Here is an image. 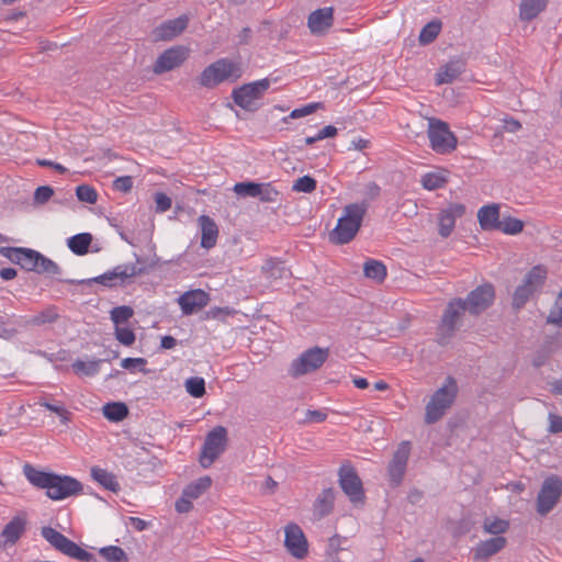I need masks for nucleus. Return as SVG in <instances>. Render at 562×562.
Wrapping results in <instances>:
<instances>
[{"mask_svg": "<svg viewBox=\"0 0 562 562\" xmlns=\"http://www.w3.org/2000/svg\"><path fill=\"white\" fill-rule=\"evenodd\" d=\"M23 473L32 485L38 488H45L47 497L54 501H60L77 495L81 493L83 488L81 482L72 476L44 472L29 463L24 464Z\"/></svg>", "mask_w": 562, "mask_h": 562, "instance_id": "f257e3e1", "label": "nucleus"}, {"mask_svg": "<svg viewBox=\"0 0 562 562\" xmlns=\"http://www.w3.org/2000/svg\"><path fill=\"white\" fill-rule=\"evenodd\" d=\"M369 209V202L363 200L359 203L347 204L344 214L338 220L334 231L329 234V240L336 245H344L351 241L359 232L362 221Z\"/></svg>", "mask_w": 562, "mask_h": 562, "instance_id": "f03ea898", "label": "nucleus"}, {"mask_svg": "<svg viewBox=\"0 0 562 562\" xmlns=\"http://www.w3.org/2000/svg\"><path fill=\"white\" fill-rule=\"evenodd\" d=\"M459 387L453 376H447L443 384L435 391L425 407V423L432 425L440 420L453 405Z\"/></svg>", "mask_w": 562, "mask_h": 562, "instance_id": "7ed1b4c3", "label": "nucleus"}, {"mask_svg": "<svg viewBox=\"0 0 562 562\" xmlns=\"http://www.w3.org/2000/svg\"><path fill=\"white\" fill-rule=\"evenodd\" d=\"M467 311V302L461 297L452 299L446 306L437 327V342L440 346L449 344L461 326L462 316Z\"/></svg>", "mask_w": 562, "mask_h": 562, "instance_id": "20e7f679", "label": "nucleus"}, {"mask_svg": "<svg viewBox=\"0 0 562 562\" xmlns=\"http://www.w3.org/2000/svg\"><path fill=\"white\" fill-rule=\"evenodd\" d=\"M547 274V268L542 265H537L527 272L521 284L515 289L513 294L512 304L515 310L522 308L529 299L543 286Z\"/></svg>", "mask_w": 562, "mask_h": 562, "instance_id": "39448f33", "label": "nucleus"}, {"mask_svg": "<svg viewBox=\"0 0 562 562\" xmlns=\"http://www.w3.org/2000/svg\"><path fill=\"white\" fill-rule=\"evenodd\" d=\"M41 535L54 549L69 558L80 562L97 561L92 553L82 549L76 542L52 527H43Z\"/></svg>", "mask_w": 562, "mask_h": 562, "instance_id": "423d86ee", "label": "nucleus"}, {"mask_svg": "<svg viewBox=\"0 0 562 562\" xmlns=\"http://www.w3.org/2000/svg\"><path fill=\"white\" fill-rule=\"evenodd\" d=\"M237 64L222 58L209 65L200 75L199 82L202 87L214 88L225 80L235 81L240 77Z\"/></svg>", "mask_w": 562, "mask_h": 562, "instance_id": "0eeeda50", "label": "nucleus"}, {"mask_svg": "<svg viewBox=\"0 0 562 562\" xmlns=\"http://www.w3.org/2000/svg\"><path fill=\"white\" fill-rule=\"evenodd\" d=\"M269 87L270 81L267 78L245 83L233 90L232 98L241 109L248 112H256L261 106L260 101Z\"/></svg>", "mask_w": 562, "mask_h": 562, "instance_id": "6e6552de", "label": "nucleus"}, {"mask_svg": "<svg viewBox=\"0 0 562 562\" xmlns=\"http://www.w3.org/2000/svg\"><path fill=\"white\" fill-rule=\"evenodd\" d=\"M144 271L143 268L138 267L136 263H123L114 267L112 270L104 272L101 276L81 280L78 283H99L106 288H116L124 286L130 283L133 278L142 274Z\"/></svg>", "mask_w": 562, "mask_h": 562, "instance_id": "1a4fd4ad", "label": "nucleus"}, {"mask_svg": "<svg viewBox=\"0 0 562 562\" xmlns=\"http://www.w3.org/2000/svg\"><path fill=\"white\" fill-rule=\"evenodd\" d=\"M228 442L227 429L223 426L214 427L205 437L200 453V464L202 468H210L214 461L226 450Z\"/></svg>", "mask_w": 562, "mask_h": 562, "instance_id": "9d476101", "label": "nucleus"}, {"mask_svg": "<svg viewBox=\"0 0 562 562\" xmlns=\"http://www.w3.org/2000/svg\"><path fill=\"white\" fill-rule=\"evenodd\" d=\"M428 138L431 148L438 154H448L456 149L458 140L448 123L439 119H429Z\"/></svg>", "mask_w": 562, "mask_h": 562, "instance_id": "9b49d317", "label": "nucleus"}, {"mask_svg": "<svg viewBox=\"0 0 562 562\" xmlns=\"http://www.w3.org/2000/svg\"><path fill=\"white\" fill-rule=\"evenodd\" d=\"M329 356L328 348L313 347L305 350L292 361L289 373L293 378L311 373L319 369Z\"/></svg>", "mask_w": 562, "mask_h": 562, "instance_id": "f8f14e48", "label": "nucleus"}, {"mask_svg": "<svg viewBox=\"0 0 562 562\" xmlns=\"http://www.w3.org/2000/svg\"><path fill=\"white\" fill-rule=\"evenodd\" d=\"M562 494V480L558 475L548 476L538 493L537 497V512L541 516L550 513Z\"/></svg>", "mask_w": 562, "mask_h": 562, "instance_id": "ddd939ff", "label": "nucleus"}, {"mask_svg": "<svg viewBox=\"0 0 562 562\" xmlns=\"http://www.w3.org/2000/svg\"><path fill=\"white\" fill-rule=\"evenodd\" d=\"M339 485L349 501L357 505L364 502V490L356 470L349 464H342L338 471Z\"/></svg>", "mask_w": 562, "mask_h": 562, "instance_id": "4468645a", "label": "nucleus"}, {"mask_svg": "<svg viewBox=\"0 0 562 562\" xmlns=\"http://www.w3.org/2000/svg\"><path fill=\"white\" fill-rule=\"evenodd\" d=\"M495 299V291L492 284L486 283L472 290L467 299V311L472 315H479L488 308Z\"/></svg>", "mask_w": 562, "mask_h": 562, "instance_id": "2eb2a0df", "label": "nucleus"}, {"mask_svg": "<svg viewBox=\"0 0 562 562\" xmlns=\"http://www.w3.org/2000/svg\"><path fill=\"white\" fill-rule=\"evenodd\" d=\"M411 453L409 441H403L395 450L392 460L389 463L387 472L392 485L398 486L406 472L407 462Z\"/></svg>", "mask_w": 562, "mask_h": 562, "instance_id": "dca6fc26", "label": "nucleus"}, {"mask_svg": "<svg viewBox=\"0 0 562 562\" xmlns=\"http://www.w3.org/2000/svg\"><path fill=\"white\" fill-rule=\"evenodd\" d=\"M0 254L26 271H36L38 251L22 247H2Z\"/></svg>", "mask_w": 562, "mask_h": 562, "instance_id": "f3484780", "label": "nucleus"}, {"mask_svg": "<svg viewBox=\"0 0 562 562\" xmlns=\"http://www.w3.org/2000/svg\"><path fill=\"white\" fill-rule=\"evenodd\" d=\"M188 58V50L182 46L171 47L160 54L154 64L155 74H164L180 67Z\"/></svg>", "mask_w": 562, "mask_h": 562, "instance_id": "a211bd4d", "label": "nucleus"}, {"mask_svg": "<svg viewBox=\"0 0 562 562\" xmlns=\"http://www.w3.org/2000/svg\"><path fill=\"white\" fill-rule=\"evenodd\" d=\"M465 213V206L461 203H451L441 210L438 215V233L441 237L447 238L454 229L457 218Z\"/></svg>", "mask_w": 562, "mask_h": 562, "instance_id": "6ab92c4d", "label": "nucleus"}, {"mask_svg": "<svg viewBox=\"0 0 562 562\" xmlns=\"http://www.w3.org/2000/svg\"><path fill=\"white\" fill-rule=\"evenodd\" d=\"M284 544L288 551L295 558L302 559L307 554V541L302 529L290 524L285 527Z\"/></svg>", "mask_w": 562, "mask_h": 562, "instance_id": "aec40b11", "label": "nucleus"}, {"mask_svg": "<svg viewBox=\"0 0 562 562\" xmlns=\"http://www.w3.org/2000/svg\"><path fill=\"white\" fill-rule=\"evenodd\" d=\"M210 301V294L201 289L184 292L178 299V304L184 315H191L196 310L203 308Z\"/></svg>", "mask_w": 562, "mask_h": 562, "instance_id": "412c9836", "label": "nucleus"}, {"mask_svg": "<svg viewBox=\"0 0 562 562\" xmlns=\"http://www.w3.org/2000/svg\"><path fill=\"white\" fill-rule=\"evenodd\" d=\"M334 23V9L330 7L317 9L310 13L307 26L314 35L324 34Z\"/></svg>", "mask_w": 562, "mask_h": 562, "instance_id": "4be33fe9", "label": "nucleus"}, {"mask_svg": "<svg viewBox=\"0 0 562 562\" xmlns=\"http://www.w3.org/2000/svg\"><path fill=\"white\" fill-rule=\"evenodd\" d=\"M465 70V61L462 58L452 59L439 69L436 75V83L445 85L453 82Z\"/></svg>", "mask_w": 562, "mask_h": 562, "instance_id": "5701e85b", "label": "nucleus"}, {"mask_svg": "<svg viewBox=\"0 0 562 562\" xmlns=\"http://www.w3.org/2000/svg\"><path fill=\"white\" fill-rule=\"evenodd\" d=\"M506 543V538L502 536L481 541L473 550L474 558L476 560L488 559L504 549Z\"/></svg>", "mask_w": 562, "mask_h": 562, "instance_id": "b1692460", "label": "nucleus"}, {"mask_svg": "<svg viewBox=\"0 0 562 562\" xmlns=\"http://www.w3.org/2000/svg\"><path fill=\"white\" fill-rule=\"evenodd\" d=\"M199 224L201 228V246L210 249L216 245L218 236V227L216 223L207 215H201L199 217Z\"/></svg>", "mask_w": 562, "mask_h": 562, "instance_id": "393cba45", "label": "nucleus"}, {"mask_svg": "<svg viewBox=\"0 0 562 562\" xmlns=\"http://www.w3.org/2000/svg\"><path fill=\"white\" fill-rule=\"evenodd\" d=\"M479 223L484 231H497L499 225V206L497 204L484 205L477 212Z\"/></svg>", "mask_w": 562, "mask_h": 562, "instance_id": "a878e982", "label": "nucleus"}, {"mask_svg": "<svg viewBox=\"0 0 562 562\" xmlns=\"http://www.w3.org/2000/svg\"><path fill=\"white\" fill-rule=\"evenodd\" d=\"M26 519L21 516L13 517L3 528L1 537L4 538V544H14L25 532Z\"/></svg>", "mask_w": 562, "mask_h": 562, "instance_id": "bb28decb", "label": "nucleus"}, {"mask_svg": "<svg viewBox=\"0 0 562 562\" xmlns=\"http://www.w3.org/2000/svg\"><path fill=\"white\" fill-rule=\"evenodd\" d=\"M549 0H521L519 19L525 22L535 20L548 5Z\"/></svg>", "mask_w": 562, "mask_h": 562, "instance_id": "cd10ccee", "label": "nucleus"}, {"mask_svg": "<svg viewBox=\"0 0 562 562\" xmlns=\"http://www.w3.org/2000/svg\"><path fill=\"white\" fill-rule=\"evenodd\" d=\"M91 477L102 487L113 493L121 490L116 475L100 467H92L90 470Z\"/></svg>", "mask_w": 562, "mask_h": 562, "instance_id": "c85d7f7f", "label": "nucleus"}, {"mask_svg": "<svg viewBox=\"0 0 562 562\" xmlns=\"http://www.w3.org/2000/svg\"><path fill=\"white\" fill-rule=\"evenodd\" d=\"M335 491L331 487L323 490L314 504V515L323 518L329 515L334 508Z\"/></svg>", "mask_w": 562, "mask_h": 562, "instance_id": "c756f323", "label": "nucleus"}, {"mask_svg": "<svg viewBox=\"0 0 562 562\" xmlns=\"http://www.w3.org/2000/svg\"><path fill=\"white\" fill-rule=\"evenodd\" d=\"M261 269L269 280L285 279L291 276L290 269L285 267L283 261L278 259H268Z\"/></svg>", "mask_w": 562, "mask_h": 562, "instance_id": "7c9ffc66", "label": "nucleus"}, {"mask_svg": "<svg viewBox=\"0 0 562 562\" xmlns=\"http://www.w3.org/2000/svg\"><path fill=\"white\" fill-rule=\"evenodd\" d=\"M188 22L189 19L186 15L169 20L159 27V36L161 38H173L187 29Z\"/></svg>", "mask_w": 562, "mask_h": 562, "instance_id": "2f4dec72", "label": "nucleus"}, {"mask_svg": "<svg viewBox=\"0 0 562 562\" xmlns=\"http://www.w3.org/2000/svg\"><path fill=\"white\" fill-rule=\"evenodd\" d=\"M91 243L92 235L90 233H80L67 240L69 249L77 256L86 255L89 251Z\"/></svg>", "mask_w": 562, "mask_h": 562, "instance_id": "473e14b6", "label": "nucleus"}, {"mask_svg": "<svg viewBox=\"0 0 562 562\" xmlns=\"http://www.w3.org/2000/svg\"><path fill=\"white\" fill-rule=\"evenodd\" d=\"M364 276L381 283L386 278V267L382 261L369 259L363 265Z\"/></svg>", "mask_w": 562, "mask_h": 562, "instance_id": "72a5a7b5", "label": "nucleus"}, {"mask_svg": "<svg viewBox=\"0 0 562 562\" xmlns=\"http://www.w3.org/2000/svg\"><path fill=\"white\" fill-rule=\"evenodd\" d=\"M103 415L111 422H121L128 415L127 406L122 402L108 403L102 407Z\"/></svg>", "mask_w": 562, "mask_h": 562, "instance_id": "f704fd0d", "label": "nucleus"}, {"mask_svg": "<svg viewBox=\"0 0 562 562\" xmlns=\"http://www.w3.org/2000/svg\"><path fill=\"white\" fill-rule=\"evenodd\" d=\"M212 485V480L210 476L205 475L196 481L187 485L183 490V495L188 496L191 499L199 498L205 491H207Z\"/></svg>", "mask_w": 562, "mask_h": 562, "instance_id": "c9c22d12", "label": "nucleus"}, {"mask_svg": "<svg viewBox=\"0 0 562 562\" xmlns=\"http://www.w3.org/2000/svg\"><path fill=\"white\" fill-rule=\"evenodd\" d=\"M103 362L102 359L83 361L77 359L72 363V369L76 374L86 375V376H94L100 371V364Z\"/></svg>", "mask_w": 562, "mask_h": 562, "instance_id": "e433bc0d", "label": "nucleus"}, {"mask_svg": "<svg viewBox=\"0 0 562 562\" xmlns=\"http://www.w3.org/2000/svg\"><path fill=\"white\" fill-rule=\"evenodd\" d=\"M447 182L448 178L443 172H427L420 179L423 188L428 191L441 189Z\"/></svg>", "mask_w": 562, "mask_h": 562, "instance_id": "4c0bfd02", "label": "nucleus"}, {"mask_svg": "<svg viewBox=\"0 0 562 562\" xmlns=\"http://www.w3.org/2000/svg\"><path fill=\"white\" fill-rule=\"evenodd\" d=\"M524 229V222L512 216H505L501 218L497 231L507 234L516 235Z\"/></svg>", "mask_w": 562, "mask_h": 562, "instance_id": "58836bf2", "label": "nucleus"}, {"mask_svg": "<svg viewBox=\"0 0 562 562\" xmlns=\"http://www.w3.org/2000/svg\"><path fill=\"white\" fill-rule=\"evenodd\" d=\"M61 271L60 267L53 261L52 259L45 257L41 252H38V258L36 262V273L43 274H49V276H56L59 274Z\"/></svg>", "mask_w": 562, "mask_h": 562, "instance_id": "ea45409f", "label": "nucleus"}, {"mask_svg": "<svg viewBox=\"0 0 562 562\" xmlns=\"http://www.w3.org/2000/svg\"><path fill=\"white\" fill-rule=\"evenodd\" d=\"M441 30V22L434 20L427 23L419 33V42L422 44H429L439 35Z\"/></svg>", "mask_w": 562, "mask_h": 562, "instance_id": "a19ab883", "label": "nucleus"}, {"mask_svg": "<svg viewBox=\"0 0 562 562\" xmlns=\"http://www.w3.org/2000/svg\"><path fill=\"white\" fill-rule=\"evenodd\" d=\"M234 192L243 198H258L260 193V183L252 181L238 182L234 186Z\"/></svg>", "mask_w": 562, "mask_h": 562, "instance_id": "79ce46f5", "label": "nucleus"}, {"mask_svg": "<svg viewBox=\"0 0 562 562\" xmlns=\"http://www.w3.org/2000/svg\"><path fill=\"white\" fill-rule=\"evenodd\" d=\"M99 553L102 558H104L108 562H122L127 561V555L125 551L117 546H109L101 548Z\"/></svg>", "mask_w": 562, "mask_h": 562, "instance_id": "37998d69", "label": "nucleus"}, {"mask_svg": "<svg viewBox=\"0 0 562 562\" xmlns=\"http://www.w3.org/2000/svg\"><path fill=\"white\" fill-rule=\"evenodd\" d=\"M38 404L52 413L57 414L60 417L63 424H68L70 420L71 413L65 408L63 404L52 403L45 398H41Z\"/></svg>", "mask_w": 562, "mask_h": 562, "instance_id": "c03bdc74", "label": "nucleus"}, {"mask_svg": "<svg viewBox=\"0 0 562 562\" xmlns=\"http://www.w3.org/2000/svg\"><path fill=\"white\" fill-rule=\"evenodd\" d=\"M186 390L193 397H201L205 394V381L203 378L192 376L186 381Z\"/></svg>", "mask_w": 562, "mask_h": 562, "instance_id": "a18cd8bd", "label": "nucleus"}, {"mask_svg": "<svg viewBox=\"0 0 562 562\" xmlns=\"http://www.w3.org/2000/svg\"><path fill=\"white\" fill-rule=\"evenodd\" d=\"M317 182L311 176H303L296 179L292 186V191L312 193L316 190Z\"/></svg>", "mask_w": 562, "mask_h": 562, "instance_id": "49530a36", "label": "nucleus"}, {"mask_svg": "<svg viewBox=\"0 0 562 562\" xmlns=\"http://www.w3.org/2000/svg\"><path fill=\"white\" fill-rule=\"evenodd\" d=\"M133 315V308L126 305L114 307L111 311V319L116 326L126 323Z\"/></svg>", "mask_w": 562, "mask_h": 562, "instance_id": "de8ad7c7", "label": "nucleus"}, {"mask_svg": "<svg viewBox=\"0 0 562 562\" xmlns=\"http://www.w3.org/2000/svg\"><path fill=\"white\" fill-rule=\"evenodd\" d=\"M483 528L485 532L496 535L498 537V535H502L508 530L509 522L498 518L494 520L485 519Z\"/></svg>", "mask_w": 562, "mask_h": 562, "instance_id": "09e8293b", "label": "nucleus"}, {"mask_svg": "<svg viewBox=\"0 0 562 562\" xmlns=\"http://www.w3.org/2000/svg\"><path fill=\"white\" fill-rule=\"evenodd\" d=\"M76 195L79 201L94 204L98 200L97 191L88 184H80L76 188Z\"/></svg>", "mask_w": 562, "mask_h": 562, "instance_id": "8fccbe9b", "label": "nucleus"}, {"mask_svg": "<svg viewBox=\"0 0 562 562\" xmlns=\"http://www.w3.org/2000/svg\"><path fill=\"white\" fill-rule=\"evenodd\" d=\"M280 192L270 183H260V193L258 198L261 202L273 203L279 200Z\"/></svg>", "mask_w": 562, "mask_h": 562, "instance_id": "3c124183", "label": "nucleus"}, {"mask_svg": "<svg viewBox=\"0 0 562 562\" xmlns=\"http://www.w3.org/2000/svg\"><path fill=\"white\" fill-rule=\"evenodd\" d=\"M115 338L124 346H132L135 342V333L128 327L115 326Z\"/></svg>", "mask_w": 562, "mask_h": 562, "instance_id": "603ef678", "label": "nucleus"}, {"mask_svg": "<svg viewBox=\"0 0 562 562\" xmlns=\"http://www.w3.org/2000/svg\"><path fill=\"white\" fill-rule=\"evenodd\" d=\"M236 313L235 310L231 307H212L205 312L206 319H221L224 321L226 317L232 316Z\"/></svg>", "mask_w": 562, "mask_h": 562, "instance_id": "864d4df0", "label": "nucleus"}, {"mask_svg": "<svg viewBox=\"0 0 562 562\" xmlns=\"http://www.w3.org/2000/svg\"><path fill=\"white\" fill-rule=\"evenodd\" d=\"M547 322L549 324L562 326V291L559 294L555 306L550 311Z\"/></svg>", "mask_w": 562, "mask_h": 562, "instance_id": "5fc2aeb1", "label": "nucleus"}, {"mask_svg": "<svg viewBox=\"0 0 562 562\" xmlns=\"http://www.w3.org/2000/svg\"><path fill=\"white\" fill-rule=\"evenodd\" d=\"M59 318L55 306H49L42 311L35 318L37 324L55 323Z\"/></svg>", "mask_w": 562, "mask_h": 562, "instance_id": "6e6d98bb", "label": "nucleus"}, {"mask_svg": "<svg viewBox=\"0 0 562 562\" xmlns=\"http://www.w3.org/2000/svg\"><path fill=\"white\" fill-rule=\"evenodd\" d=\"M321 108H323V104L321 102L310 103L302 108L294 109L291 112L290 117L291 119L303 117V116L314 113L317 109H321Z\"/></svg>", "mask_w": 562, "mask_h": 562, "instance_id": "4d7b16f0", "label": "nucleus"}, {"mask_svg": "<svg viewBox=\"0 0 562 562\" xmlns=\"http://www.w3.org/2000/svg\"><path fill=\"white\" fill-rule=\"evenodd\" d=\"M54 194V190L49 186H41L34 192V201L38 204L46 203Z\"/></svg>", "mask_w": 562, "mask_h": 562, "instance_id": "13d9d810", "label": "nucleus"}, {"mask_svg": "<svg viewBox=\"0 0 562 562\" xmlns=\"http://www.w3.org/2000/svg\"><path fill=\"white\" fill-rule=\"evenodd\" d=\"M147 363L145 358H125L121 361V367L126 370H132L134 368H139V370L146 373V369L144 368Z\"/></svg>", "mask_w": 562, "mask_h": 562, "instance_id": "bf43d9fd", "label": "nucleus"}, {"mask_svg": "<svg viewBox=\"0 0 562 562\" xmlns=\"http://www.w3.org/2000/svg\"><path fill=\"white\" fill-rule=\"evenodd\" d=\"M113 188L120 192H130L133 188V178L131 176L119 177L113 181Z\"/></svg>", "mask_w": 562, "mask_h": 562, "instance_id": "052dcab7", "label": "nucleus"}, {"mask_svg": "<svg viewBox=\"0 0 562 562\" xmlns=\"http://www.w3.org/2000/svg\"><path fill=\"white\" fill-rule=\"evenodd\" d=\"M156 212L164 213L171 207V199L162 193L158 192L155 194Z\"/></svg>", "mask_w": 562, "mask_h": 562, "instance_id": "680f3d73", "label": "nucleus"}, {"mask_svg": "<svg viewBox=\"0 0 562 562\" xmlns=\"http://www.w3.org/2000/svg\"><path fill=\"white\" fill-rule=\"evenodd\" d=\"M192 507V499L189 498L188 496H184L183 494L179 499H177L175 504L176 510L180 514L190 512Z\"/></svg>", "mask_w": 562, "mask_h": 562, "instance_id": "e2e57ef3", "label": "nucleus"}, {"mask_svg": "<svg viewBox=\"0 0 562 562\" xmlns=\"http://www.w3.org/2000/svg\"><path fill=\"white\" fill-rule=\"evenodd\" d=\"M549 431L551 434H558L562 431V417L555 414H549Z\"/></svg>", "mask_w": 562, "mask_h": 562, "instance_id": "0e129e2a", "label": "nucleus"}, {"mask_svg": "<svg viewBox=\"0 0 562 562\" xmlns=\"http://www.w3.org/2000/svg\"><path fill=\"white\" fill-rule=\"evenodd\" d=\"M380 193H381V188L375 182H369L366 186V195L370 200H375L380 195Z\"/></svg>", "mask_w": 562, "mask_h": 562, "instance_id": "69168bd1", "label": "nucleus"}, {"mask_svg": "<svg viewBox=\"0 0 562 562\" xmlns=\"http://www.w3.org/2000/svg\"><path fill=\"white\" fill-rule=\"evenodd\" d=\"M15 334L16 329L9 327L4 322L0 321V338L10 339Z\"/></svg>", "mask_w": 562, "mask_h": 562, "instance_id": "338daca9", "label": "nucleus"}, {"mask_svg": "<svg viewBox=\"0 0 562 562\" xmlns=\"http://www.w3.org/2000/svg\"><path fill=\"white\" fill-rule=\"evenodd\" d=\"M277 486L278 483L271 476H267L265 482L262 483V491L266 494H273Z\"/></svg>", "mask_w": 562, "mask_h": 562, "instance_id": "774afa93", "label": "nucleus"}]
</instances>
